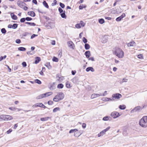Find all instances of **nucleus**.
I'll return each mask as SVG.
<instances>
[{
    "instance_id": "4d7b16f0",
    "label": "nucleus",
    "mask_w": 147,
    "mask_h": 147,
    "mask_svg": "<svg viewBox=\"0 0 147 147\" xmlns=\"http://www.w3.org/2000/svg\"><path fill=\"white\" fill-rule=\"evenodd\" d=\"M22 65L24 67H26L27 65L25 62L24 61L22 63Z\"/></svg>"
},
{
    "instance_id": "f257e3e1",
    "label": "nucleus",
    "mask_w": 147,
    "mask_h": 147,
    "mask_svg": "<svg viewBox=\"0 0 147 147\" xmlns=\"http://www.w3.org/2000/svg\"><path fill=\"white\" fill-rule=\"evenodd\" d=\"M139 124L142 127L145 128L147 127V116H144L140 119L139 121Z\"/></svg>"
},
{
    "instance_id": "4be33fe9",
    "label": "nucleus",
    "mask_w": 147,
    "mask_h": 147,
    "mask_svg": "<svg viewBox=\"0 0 147 147\" xmlns=\"http://www.w3.org/2000/svg\"><path fill=\"white\" fill-rule=\"evenodd\" d=\"M45 97L44 96V94H41L40 95H39V96H37L36 98L37 99H39L40 98H42Z\"/></svg>"
},
{
    "instance_id": "9d476101",
    "label": "nucleus",
    "mask_w": 147,
    "mask_h": 147,
    "mask_svg": "<svg viewBox=\"0 0 147 147\" xmlns=\"http://www.w3.org/2000/svg\"><path fill=\"white\" fill-rule=\"evenodd\" d=\"M42 106H43L42 104L41 103H38L33 105L32 107L34 108L36 107H41Z\"/></svg>"
},
{
    "instance_id": "393cba45",
    "label": "nucleus",
    "mask_w": 147,
    "mask_h": 147,
    "mask_svg": "<svg viewBox=\"0 0 147 147\" xmlns=\"http://www.w3.org/2000/svg\"><path fill=\"white\" fill-rule=\"evenodd\" d=\"M11 16L12 18L14 20H17V17L16 15H15L14 14H13L12 13H11Z\"/></svg>"
},
{
    "instance_id": "69168bd1",
    "label": "nucleus",
    "mask_w": 147,
    "mask_h": 147,
    "mask_svg": "<svg viewBox=\"0 0 147 147\" xmlns=\"http://www.w3.org/2000/svg\"><path fill=\"white\" fill-rule=\"evenodd\" d=\"M12 131V129H10L7 131V134H9Z\"/></svg>"
},
{
    "instance_id": "b1692460",
    "label": "nucleus",
    "mask_w": 147,
    "mask_h": 147,
    "mask_svg": "<svg viewBox=\"0 0 147 147\" xmlns=\"http://www.w3.org/2000/svg\"><path fill=\"white\" fill-rule=\"evenodd\" d=\"M5 115H0V121H5Z\"/></svg>"
},
{
    "instance_id": "f704fd0d",
    "label": "nucleus",
    "mask_w": 147,
    "mask_h": 147,
    "mask_svg": "<svg viewBox=\"0 0 147 147\" xmlns=\"http://www.w3.org/2000/svg\"><path fill=\"white\" fill-rule=\"evenodd\" d=\"M78 131V129H72L70 130L69 131V133L71 134L72 133H74V132H75V131Z\"/></svg>"
},
{
    "instance_id": "79ce46f5",
    "label": "nucleus",
    "mask_w": 147,
    "mask_h": 147,
    "mask_svg": "<svg viewBox=\"0 0 147 147\" xmlns=\"http://www.w3.org/2000/svg\"><path fill=\"white\" fill-rule=\"evenodd\" d=\"M1 31L3 34H5L6 32V31L5 28H3L1 29Z\"/></svg>"
},
{
    "instance_id": "f3484780",
    "label": "nucleus",
    "mask_w": 147,
    "mask_h": 147,
    "mask_svg": "<svg viewBox=\"0 0 147 147\" xmlns=\"http://www.w3.org/2000/svg\"><path fill=\"white\" fill-rule=\"evenodd\" d=\"M85 55L87 58H89L90 56V52L89 51H86L85 53Z\"/></svg>"
},
{
    "instance_id": "1a4fd4ad",
    "label": "nucleus",
    "mask_w": 147,
    "mask_h": 147,
    "mask_svg": "<svg viewBox=\"0 0 147 147\" xmlns=\"http://www.w3.org/2000/svg\"><path fill=\"white\" fill-rule=\"evenodd\" d=\"M5 121L13 119V118L12 117L9 115H5Z\"/></svg>"
},
{
    "instance_id": "ddd939ff",
    "label": "nucleus",
    "mask_w": 147,
    "mask_h": 147,
    "mask_svg": "<svg viewBox=\"0 0 147 147\" xmlns=\"http://www.w3.org/2000/svg\"><path fill=\"white\" fill-rule=\"evenodd\" d=\"M24 3L21 1H18L17 2V4L18 5L21 7H22L24 6Z\"/></svg>"
},
{
    "instance_id": "aec40b11",
    "label": "nucleus",
    "mask_w": 147,
    "mask_h": 147,
    "mask_svg": "<svg viewBox=\"0 0 147 147\" xmlns=\"http://www.w3.org/2000/svg\"><path fill=\"white\" fill-rule=\"evenodd\" d=\"M60 14L62 18H66V16L65 14V11H64L63 12L61 13Z\"/></svg>"
},
{
    "instance_id": "c85d7f7f",
    "label": "nucleus",
    "mask_w": 147,
    "mask_h": 147,
    "mask_svg": "<svg viewBox=\"0 0 147 147\" xmlns=\"http://www.w3.org/2000/svg\"><path fill=\"white\" fill-rule=\"evenodd\" d=\"M60 108L59 107H56L54 108L53 110V112L54 113H55L57 112V111H60Z\"/></svg>"
},
{
    "instance_id": "bb28decb",
    "label": "nucleus",
    "mask_w": 147,
    "mask_h": 147,
    "mask_svg": "<svg viewBox=\"0 0 147 147\" xmlns=\"http://www.w3.org/2000/svg\"><path fill=\"white\" fill-rule=\"evenodd\" d=\"M43 4L47 8H49V7L48 5V4L45 1H43Z\"/></svg>"
},
{
    "instance_id": "864d4df0",
    "label": "nucleus",
    "mask_w": 147,
    "mask_h": 147,
    "mask_svg": "<svg viewBox=\"0 0 147 147\" xmlns=\"http://www.w3.org/2000/svg\"><path fill=\"white\" fill-rule=\"evenodd\" d=\"M26 18H21L20 20V22H21L22 23L24 22L26 20Z\"/></svg>"
},
{
    "instance_id": "774afa93",
    "label": "nucleus",
    "mask_w": 147,
    "mask_h": 147,
    "mask_svg": "<svg viewBox=\"0 0 147 147\" xmlns=\"http://www.w3.org/2000/svg\"><path fill=\"white\" fill-rule=\"evenodd\" d=\"M105 18L108 20H111L112 19L111 18L107 17H105Z\"/></svg>"
},
{
    "instance_id": "13d9d810",
    "label": "nucleus",
    "mask_w": 147,
    "mask_h": 147,
    "mask_svg": "<svg viewBox=\"0 0 147 147\" xmlns=\"http://www.w3.org/2000/svg\"><path fill=\"white\" fill-rule=\"evenodd\" d=\"M48 104L49 105H52L53 104V102L51 100H49L48 101Z\"/></svg>"
},
{
    "instance_id": "603ef678",
    "label": "nucleus",
    "mask_w": 147,
    "mask_h": 147,
    "mask_svg": "<svg viewBox=\"0 0 147 147\" xmlns=\"http://www.w3.org/2000/svg\"><path fill=\"white\" fill-rule=\"evenodd\" d=\"M57 1L56 0H54L53 1V3L52 4V6L55 5L57 4Z\"/></svg>"
},
{
    "instance_id": "a18cd8bd",
    "label": "nucleus",
    "mask_w": 147,
    "mask_h": 147,
    "mask_svg": "<svg viewBox=\"0 0 147 147\" xmlns=\"http://www.w3.org/2000/svg\"><path fill=\"white\" fill-rule=\"evenodd\" d=\"M127 79H126L125 78H123L122 80V81H120V83H122L123 82H127Z\"/></svg>"
},
{
    "instance_id": "72a5a7b5",
    "label": "nucleus",
    "mask_w": 147,
    "mask_h": 147,
    "mask_svg": "<svg viewBox=\"0 0 147 147\" xmlns=\"http://www.w3.org/2000/svg\"><path fill=\"white\" fill-rule=\"evenodd\" d=\"M49 117H45L44 118H40V120L41 121H47L49 119Z\"/></svg>"
},
{
    "instance_id": "338daca9",
    "label": "nucleus",
    "mask_w": 147,
    "mask_h": 147,
    "mask_svg": "<svg viewBox=\"0 0 147 147\" xmlns=\"http://www.w3.org/2000/svg\"><path fill=\"white\" fill-rule=\"evenodd\" d=\"M138 57L140 59H141L142 58V55L140 54L138 55Z\"/></svg>"
},
{
    "instance_id": "58836bf2",
    "label": "nucleus",
    "mask_w": 147,
    "mask_h": 147,
    "mask_svg": "<svg viewBox=\"0 0 147 147\" xmlns=\"http://www.w3.org/2000/svg\"><path fill=\"white\" fill-rule=\"evenodd\" d=\"M79 24H80L81 26L82 27H84L85 25V23L82 21H80Z\"/></svg>"
},
{
    "instance_id": "37998d69",
    "label": "nucleus",
    "mask_w": 147,
    "mask_h": 147,
    "mask_svg": "<svg viewBox=\"0 0 147 147\" xmlns=\"http://www.w3.org/2000/svg\"><path fill=\"white\" fill-rule=\"evenodd\" d=\"M35 82L36 83L39 84H41V81L38 79L35 80Z\"/></svg>"
},
{
    "instance_id": "bf43d9fd",
    "label": "nucleus",
    "mask_w": 147,
    "mask_h": 147,
    "mask_svg": "<svg viewBox=\"0 0 147 147\" xmlns=\"http://www.w3.org/2000/svg\"><path fill=\"white\" fill-rule=\"evenodd\" d=\"M37 36H38V35L33 34L31 36V38L32 39L33 38H34L35 37Z\"/></svg>"
},
{
    "instance_id": "6e6d98bb",
    "label": "nucleus",
    "mask_w": 147,
    "mask_h": 147,
    "mask_svg": "<svg viewBox=\"0 0 147 147\" xmlns=\"http://www.w3.org/2000/svg\"><path fill=\"white\" fill-rule=\"evenodd\" d=\"M58 10H59V12L60 13L63 12V10L60 7H59V8Z\"/></svg>"
},
{
    "instance_id": "09e8293b",
    "label": "nucleus",
    "mask_w": 147,
    "mask_h": 147,
    "mask_svg": "<svg viewBox=\"0 0 147 147\" xmlns=\"http://www.w3.org/2000/svg\"><path fill=\"white\" fill-rule=\"evenodd\" d=\"M66 86L67 88H70L71 87L70 84L68 82H67L66 84Z\"/></svg>"
},
{
    "instance_id": "9b49d317",
    "label": "nucleus",
    "mask_w": 147,
    "mask_h": 147,
    "mask_svg": "<svg viewBox=\"0 0 147 147\" xmlns=\"http://www.w3.org/2000/svg\"><path fill=\"white\" fill-rule=\"evenodd\" d=\"M86 71L87 72H88L90 71H91L92 72H94V70L93 68L92 67H88L86 68Z\"/></svg>"
},
{
    "instance_id": "4c0bfd02",
    "label": "nucleus",
    "mask_w": 147,
    "mask_h": 147,
    "mask_svg": "<svg viewBox=\"0 0 147 147\" xmlns=\"http://www.w3.org/2000/svg\"><path fill=\"white\" fill-rule=\"evenodd\" d=\"M29 15L30 16L32 17H34L35 16V14L34 12L33 11H31L30 12V14H29Z\"/></svg>"
},
{
    "instance_id": "2eb2a0df",
    "label": "nucleus",
    "mask_w": 147,
    "mask_h": 147,
    "mask_svg": "<svg viewBox=\"0 0 147 147\" xmlns=\"http://www.w3.org/2000/svg\"><path fill=\"white\" fill-rule=\"evenodd\" d=\"M105 133L106 132L104 130L102 131L99 134H98V137H100L101 136H102L103 135L105 134Z\"/></svg>"
},
{
    "instance_id": "de8ad7c7",
    "label": "nucleus",
    "mask_w": 147,
    "mask_h": 147,
    "mask_svg": "<svg viewBox=\"0 0 147 147\" xmlns=\"http://www.w3.org/2000/svg\"><path fill=\"white\" fill-rule=\"evenodd\" d=\"M75 27L78 28H81V26L80 25V24H77L75 25Z\"/></svg>"
},
{
    "instance_id": "7ed1b4c3",
    "label": "nucleus",
    "mask_w": 147,
    "mask_h": 147,
    "mask_svg": "<svg viewBox=\"0 0 147 147\" xmlns=\"http://www.w3.org/2000/svg\"><path fill=\"white\" fill-rule=\"evenodd\" d=\"M64 97V95L62 92L59 93L53 98V101L55 102H58L63 99Z\"/></svg>"
},
{
    "instance_id": "2f4dec72",
    "label": "nucleus",
    "mask_w": 147,
    "mask_h": 147,
    "mask_svg": "<svg viewBox=\"0 0 147 147\" xmlns=\"http://www.w3.org/2000/svg\"><path fill=\"white\" fill-rule=\"evenodd\" d=\"M86 6L84 5H81L79 6V9H82L83 8H86Z\"/></svg>"
},
{
    "instance_id": "39448f33",
    "label": "nucleus",
    "mask_w": 147,
    "mask_h": 147,
    "mask_svg": "<svg viewBox=\"0 0 147 147\" xmlns=\"http://www.w3.org/2000/svg\"><path fill=\"white\" fill-rule=\"evenodd\" d=\"M122 96L121 94L119 93H116L113 94L112 95V96L113 98H115V99H119Z\"/></svg>"
},
{
    "instance_id": "e433bc0d",
    "label": "nucleus",
    "mask_w": 147,
    "mask_h": 147,
    "mask_svg": "<svg viewBox=\"0 0 147 147\" xmlns=\"http://www.w3.org/2000/svg\"><path fill=\"white\" fill-rule=\"evenodd\" d=\"M80 134H79V133L77 131H75L74 133V136L76 137H78L80 136Z\"/></svg>"
},
{
    "instance_id": "473e14b6",
    "label": "nucleus",
    "mask_w": 147,
    "mask_h": 147,
    "mask_svg": "<svg viewBox=\"0 0 147 147\" xmlns=\"http://www.w3.org/2000/svg\"><path fill=\"white\" fill-rule=\"evenodd\" d=\"M45 65L48 68L50 69L51 68V67L50 65V63H47Z\"/></svg>"
},
{
    "instance_id": "3c124183",
    "label": "nucleus",
    "mask_w": 147,
    "mask_h": 147,
    "mask_svg": "<svg viewBox=\"0 0 147 147\" xmlns=\"http://www.w3.org/2000/svg\"><path fill=\"white\" fill-rule=\"evenodd\" d=\"M59 5L62 8H63L65 7V5L64 4H63V3H60Z\"/></svg>"
},
{
    "instance_id": "e2e57ef3",
    "label": "nucleus",
    "mask_w": 147,
    "mask_h": 147,
    "mask_svg": "<svg viewBox=\"0 0 147 147\" xmlns=\"http://www.w3.org/2000/svg\"><path fill=\"white\" fill-rule=\"evenodd\" d=\"M88 58V60H91L92 61H94V58L93 57H89Z\"/></svg>"
},
{
    "instance_id": "4468645a",
    "label": "nucleus",
    "mask_w": 147,
    "mask_h": 147,
    "mask_svg": "<svg viewBox=\"0 0 147 147\" xmlns=\"http://www.w3.org/2000/svg\"><path fill=\"white\" fill-rule=\"evenodd\" d=\"M135 42L134 41H133L128 43L127 46L129 47L134 46L135 45Z\"/></svg>"
},
{
    "instance_id": "7c9ffc66",
    "label": "nucleus",
    "mask_w": 147,
    "mask_h": 147,
    "mask_svg": "<svg viewBox=\"0 0 147 147\" xmlns=\"http://www.w3.org/2000/svg\"><path fill=\"white\" fill-rule=\"evenodd\" d=\"M63 85L62 84H60L58 85L57 88H58L61 89L63 88Z\"/></svg>"
},
{
    "instance_id": "dca6fc26",
    "label": "nucleus",
    "mask_w": 147,
    "mask_h": 147,
    "mask_svg": "<svg viewBox=\"0 0 147 147\" xmlns=\"http://www.w3.org/2000/svg\"><path fill=\"white\" fill-rule=\"evenodd\" d=\"M140 108L141 107L140 106L136 107L132 110V111H133V112L137 111L139 110L140 109Z\"/></svg>"
},
{
    "instance_id": "0e129e2a",
    "label": "nucleus",
    "mask_w": 147,
    "mask_h": 147,
    "mask_svg": "<svg viewBox=\"0 0 147 147\" xmlns=\"http://www.w3.org/2000/svg\"><path fill=\"white\" fill-rule=\"evenodd\" d=\"M111 127H109V126L106 129H105L104 130L105 131V132H106Z\"/></svg>"
},
{
    "instance_id": "c756f323",
    "label": "nucleus",
    "mask_w": 147,
    "mask_h": 147,
    "mask_svg": "<svg viewBox=\"0 0 147 147\" xmlns=\"http://www.w3.org/2000/svg\"><path fill=\"white\" fill-rule=\"evenodd\" d=\"M85 48L86 50H88L90 48V45L87 43H86L85 45Z\"/></svg>"
},
{
    "instance_id": "412c9836",
    "label": "nucleus",
    "mask_w": 147,
    "mask_h": 147,
    "mask_svg": "<svg viewBox=\"0 0 147 147\" xmlns=\"http://www.w3.org/2000/svg\"><path fill=\"white\" fill-rule=\"evenodd\" d=\"M73 44V43L71 41H69L67 42V44L68 45V46L71 48H72Z\"/></svg>"
},
{
    "instance_id": "c03bdc74",
    "label": "nucleus",
    "mask_w": 147,
    "mask_h": 147,
    "mask_svg": "<svg viewBox=\"0 0 147 147\" xmlns=\"http://www.w3.org/2000/svg\"><path fill=\"white\" fill-rule=\"evenodd\" d=\"M102 100L104 101H107L109 100V98L105 97L103 98H102Z\"/></svg>"
},
{
    "instance_id": "cd10ccee",
    "label": "nucleus",
    "mask_w": 147,
    "mask_h": 147,
    "mask_svg": "<svg viewBox=\"0 0 147 147\" xmlns=\"http://www.w3.org/2000/svg\"><path fill=\"white\" fill-rule=\"evenodd\" d=\"M25 23L26 24H29L31 26H36V24L34 23H31L28 22H25Z\"/></svg>"
},
{
    "instance_id": "f8f14e48",
    "label": "nucleus",
    "mask_w": 147,
    "mask_h": 147,
    "mask_svg": "<svg viewBox=\"0 0 147 147\" xmlns=\"http://www.w3.org/2000/svg\"><path fill=\"white\" fill-rule=\"evenodd\" d=\"M40 60L41 59L40 57H35V60L34 63L36 64L38 63Z\"/></svg>"
},
{
    "instance_id": "a878e982",
    "label": "nucleus",
    "mask_w": 147,
    "mask_h": 147,
    "mask_svg": "<svg viewBox=\"0 0 147 147\" xmlns=\"http://www.w3.org/2000/svg\"><path fill=\"white\" fill-rule=\"evenodd\" d=\"M110 117H109L106 116H105L103 118V120L104 121H107L110 120Z\"/></svg>"
},
{
    "instance_id": "c9c22d12",
    "label": "nucleus",
    "mask_w": 147,
    "mask_h": 147,
    "mask_svg": "<svg viewBox=\"0 0 147 147\" xmlns=\"http://www.w3.org/2000/svg\"><path fill=\"white\" fill-rule=\"evenodd\" d=\"M98 22L100 24H102L104 23L105 22V21L103 19H99L98 20Z\"/></svg>"
},
{
    "instance_id": "20e7f679",
    "label": "nucleus",
    "mask_w": 147,
    "mask_h": 147,
    "mask_svg": "<svg viewBox=\"0 0 147 147\" xmlns=\"http://www.w3.org/2000/svg\"><path fill=\"white\" fill-rule=\"evenodd\" d=\"M111 115L114 119L120 116L119 113L116 111L112 112L111 113Z\"/></svg>"
},
{
    "instance_id": "8fccbe9b",
    "label": "nucleus",
    "mask_w": 147,
    "mask_h": 147,
    "mask_svg": "<svg viewBox=\"0 0 147 147\" xmlns=\"http://www.w3.org/2000/svg\"><path fill=\"white\" fill-rule=\"evenodd\" d=\"M82 40L83 42L84 43H86L87 42V40L85 37H83L82 38Z\"/></svg>"
},
{
    "instance_id": "0eeeda50",
    "label": "nucleus",
    "mask_w": 147,
    "mask_h": 147,
    "mask_svg": "<svg viewBox=\"0 0 147 147\" xmlns=\"http://www.w3.org/2000/svg\"><path fill=\"white\" fill-rule=\"evenodd\" d=\"M72 82L74 84H79V81L78 79L77 78H74L72 80Z\"/></svg>"
},
{
    "instance_id": "f03ea898",
    "label": "nucleus",
    "mask_w": 147,
    "mask_h": 147,
    "mask_svg": "<svg viewBox=\"0 0 147 147\" xmlns=\"http://www.w3.org/2000/svg\"><path fill=\"white\" fill-rule=\"evenodd\" d=\"M115 54L120 58H122L124 56V52L120 48L116 47L115 51H114Z\"/></svg>"
},
{
    "instance_id": "6ab92c4d",
    "label": "nucleus",
    "mask_w": 147,
    "mask_h": 147,
    "mask_svg": "<svg viewBox=\"0 0 147 147\" xmlns=\"http://www.w3.org/2000/svg\"><path fill=\"white\" fill-rule=\"evenodd\" d=\"M126 106L125 105H120L119 106V108L121 110H124L126 108Z\"/></svg>"
},
{
    "instance_id": "ea45409f",
    "label": "nucleus",
    "mask_w": 147,
    "mask_h": 147,
    "mask_svg": "<svg viewBox=\"0 0 147 147\" xmlns=\"http://www.w3.org/2000/svg\"><path fill=\"white\" fill-rule=\"evenodd\" d=\"M52 60L53 61L57 62L58 61V59L55 57H54L52 59Z\"/></svg>"
},
{
    "instance_id": "49530a36",
    "label": "nucleus",
    "mask_w": 147,
    "mask_h": 147,
    "mask_svg": "<svg viewBox=\"0 0 147 147\" xmlns=\"http://www.w3.org/2000/svg\"><path fill=\"white\" fill-rule=\"evenodd\" d=\"M107 91H105L104 92V93H103V94L100 93L101 96H105L107 94Z\"/></svg>"
},
{
    "instance_id": "680f3d73",
    "label": "nucleus",
    "mask_w": 147,
    "mask_h": 147,
    "mask_svg": "<svg viewBox=\"0 0 147 147\" xmlns=\"http://www.w3.org/2000/svg\"><path fill=\"white\" fill-rule=\"evenodd\" d=\"M58 52L59 53V54H58L59 56L61 57V56L62 55V52H61V51L59 50L58 51Z\"/></svg>"
},
{
    "instance_id": "a19ab883",
    "label": "nucleus",
    "mask_w": 147,
    "mask_h": 147,
    "mask_svg": "<svg viewBox=\"0 0 147 147\" xmlns=\"http://www.w3.org/2000/svg\"><path fill=\"white\" fill-rule=\"evenodd\" d=\"M18 26V24H14L12 25V28L15 29Z\"/></svg>"
},
{
    "instance_id": "5701e85b",
    "label": "nucleus",
    "mask_w": 147,
    "mask_h": 147,
    "mask_svg": "<svg viewBox=\"0 0 147 147\" xmlns=\"http://www.w3.org/2000/svg\"><path fill=\"white\" fill-rule=\"evenodd\" d=\"M18 49L19 51H25L26 50V49L24 47H20L18 48Z\"/></svg>"
},
{
    "instance_id": "5fc2aeb1",
    "label": "nucleus",
    "mask_w": 147,
    "mask_h": 147,
    "mask_svg": "<svg viewBox=\"0 0 147 147\" xmlns=\"http://www.w3.org/2000/svg\"><path fill=\"white\" fill-rule=\"evenodd\" d=\"M32 20V19L30 17H27L26 18V20L27 21H30L31 20Z\"/></svg>"
},
{
    "instance_id": "423d86ee",
    "label": "nucleus",
    "mask_w": 147,
    "mask_h": 147,
    "mask_svg": "<svg viewBox=\"0 0 147 147\" xmlns=\"http://www.w3.org/2000/svg\"><path fill=\"white\" fill-rule=\"evenodd\" d=\"M125 13H123L122 15L120 16L117 18L116 19V20L117 21H119L121 20L124 17H125Z\"/></svg>"
},
{
    "instance_id": "052dcab7",
    "label": "nucleus",
    "mask_w": 147,
    "mask_h": 147,
    "mask_svg": "<svg viewBox=\"0 0 147 147\" xmlns=\"http://www.w3.org/2000/svg\"><path fill=\"white\" fill-rule=\"evenodd\" d=\"M21 41L20 39H18L16 40V42L18 44H20V43Z\"/></svg>"
},
{
    "instance_id": "6e6552de",
    "label": "nucleus",
    "mask_w": 147,
    "mask_h": 147,
    "mask_svg": "<svg viewBox=\"0 0 147 147\" xmlns=\"http://www.w3.org/2000/svg\"><path fill=\"white\" fill-rule=\"evenodd\" d=\"M100 96H101L100 93L99 94H92L91 96V98H96L97 97H99Z\"/></svg>"
},
{
    "instance_id": "a211bd4d",
    "label": "nucleus",
    "mask_w": 147,
    "mask_h": 147,
    "mask_svg": "<svg viewBox=\"0 0 147 147\" xmlns=\"http://www.w3.org/2000/svg\"><path fill=\"white\" fill-rule=\"evenodd\" d=\"M52 94V92H49L46 93H45L44 94L45 97H47L48 96Z\"/></svg>"
}]
</instances>
